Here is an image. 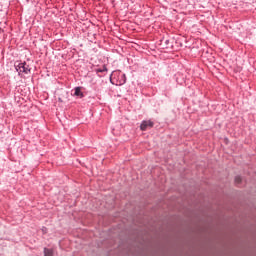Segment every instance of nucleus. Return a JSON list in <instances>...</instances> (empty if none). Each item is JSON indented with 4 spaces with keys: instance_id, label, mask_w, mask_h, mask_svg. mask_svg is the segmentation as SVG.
<instances>
[{
    "instance_id": "nucleus-2",
    "label": "nucleus",
    "mask_w": 256,
    "mask_h": 256,
    "mask_svg": "<svg viewBox=\"0 0 256 256\" xmlns=\"http://www.w3.org/2000/svg\"><path fill=\"white\" fill-rule=\"evenodd\" d=\"M153 127V122L151 121H143L142 124L140 125L141 131H147V128Z\"/></svg>"
},
{
    "instance_id": "nucleus-6",
    "label": "nucleus",
    "mask_w": 256,
    "mask_h": 256,
    "mask_svg": "<svg viewBox=\"0 0 256 256\" xmlns=\"http://www.w3.org/2000/svg\"><path fill=\"white\" fill-rule=\"evenodd\" d=\"M235 183H241V176L235 177Z\"/></svg>"
},
{
    "instance_id": "nucleus-3",
    "label": "nucleus",
    "mask_w": 256,
    "mask_h": 256,
    "mask_svg": "<svg viewBox=\"0 0 256 256\" xmlns=\"http://www.w3.org/2000/svg\"><path fill=\"white\" fill-rule=\"evenodd\" d=\"M74 95L76 97H80V98L83 97V92H81V88L80 87L75 88Z\"/></svg>"
},
{
    "instance_id": "nucleus-5",
    "label": "nucleus",
    "mask_w": 256,
    "mask_h": 256,
    "mask_svg": "<svg viewBox=\"0 0 256 256\" xmlns=\"http://www.w3.org/2000/svg\"><path fill=\"white\" fill-rule=\"evenodd\" d=\"M96 71L97 73H105V71H107V66H103L102 69H97Z\"/></svg>"
},
{
    "instance_id": "nucleus-1",
    "label": "nucleus",
    "mask_w": 256,
    "mask_h": 256,
    "mask_svg": "<svg viewBox=\"0 0 256 256\" xmlns=\"http://www.w3.org/2000/svg\"><path fill=\"white\" fill-rule=\"evenodd\" d=\"M16 70L18 71V73H31V67H29V65L26 62L19 63L16 66Z\"/></svg>"
},
{
    "instance_id": "nucleus-4",
    "label": "nucleus",
    "mask_w": 256,
    "mask_h": 256,
    "mask_svg": "<svg viewBox=\"0 0 256 256\" xmlns=\"http://www.w3.org/2000/svg\"><path fill=\"white\" fill-rule=\"evenodd\" d=\"M44 256H53V250L45 248Z\"/></svg>"
}]
</instances>
